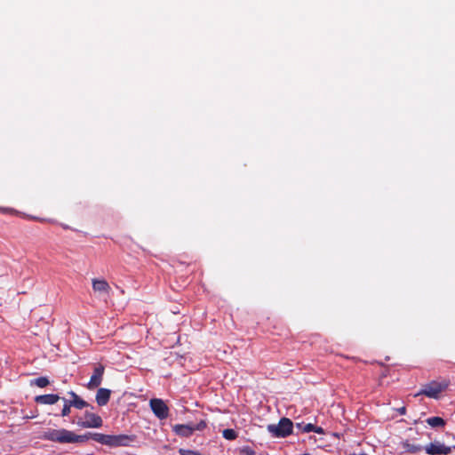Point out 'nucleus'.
<instances>
[{
	"mask_svg": "<svg viewBox=\"0 0 455 455\" xmlns=\"http://www.w3.org/2000/svg\"><path fill=\"white\" fill-rule=\"evenodd\" d=\"M42 438L60 443H84L89 439L87 435H78L67 429H48L44 432Z\"/></svg>",
	"mask_w": 455,
	"mask_h": 455,
	"instance_id": "obj_1",
	"label": "nucleus"
},
{
	"mask_svg": "<svg viewBox=\"0 0 455 455\" xmlns=\"http://www.w3.org/2000/svg\"><path fill=\"white\" fill-rule=\"evenodd\" d=\"M449 386V381L443 379L441 381L433 380L428 384L425 385L415 396L426 395L430 398H436L439 394L444 391Z\"/></svg>",
	"mask_w": 455,
	"mask_h": 455,
	"instance_id": "obj_2",
	"label": "nucleus"
},
{
	"mask_svg": "<svg viewBox=\"0 0 455 455\" xmlns=\"http://www.w3.org/2000/svg\"><path fill=\"white\" fill-rule=\"evenodd\" d=\"M293 424L288 418H282L277 425L270 424L267 430L275 437H286L292 433Z\"/></svg>",
	"mask_w": 455,
	"mask_h": 455,
	"instance_id": "obj_3",
	"label": "nucleus"
},
{
	"mask_svg": "<svg viewBox=\"0 0 455 455\" xmlns=\"http://www.w3.org/2000/svg\"><path fill=\"white\" fill-rule=\"evenodd\" d=\"M150 407L154 414L160 419H166L169 414L168 406L164 403V400H149Z\"/></svg>",
	"mask_w": 455,
	"mask_h": 455,
	"instance_id": "obj_4",
	"label": "nucleus"
},
{
	"mask_svg": "<svg viewBox=\"0 0 455 455\" xmlns=\"http://www.w3.org/2000/svg\"><path fill=\"white\" fill-rule=\"evenodd\" d=\"M77 424L83 427H100L102 426V419L94 413L85 412L84 419L78 421Z\"/></svg>",
	"mask_w": 455,
	"mask_h": 455,
	"instance_id": "obj_5",
	"label": "nucleus"
},
{
	"mask_svg": "<svg viewBox=\"0 0 455 455\" xmlns=\"http://www.w3.org/2000/svg\"><path fill=\"white\" fill-rule=\"evenodd\" d=\"M425 450L426 452L430 455H447L451 451V447L445 446L440 443H431L425 448Z\"/></svg>",
	"mask_w": 455,
	"mask_h": 455,
	"instance_id": "obj_6",
	"label": "nucleus"
},
{
	"mask_svg": "<svg viewBox=\"0 0 455 455\" xmlns=\"http://www.w3.org/2000/svg\"><path fill=\"white\" fill-rule=\"evenodd\" d=\"M104 370L105 368L102 364H98L95 366L93 373L89 381L90 388H95L100 385L104 374Z\"/></svg>",
	"mask_w": 455,
	"mask_h": 455,
	"instance_id": "obj_7",
	"label": "nucleus"
},
{
	"mask_svg": "<svg viewBox=\"0 0 455 455\" xmlns=\"http://www.w3.org/2000/svg\"><path fill=\"white\" fill-rule=\"evenodd\" d=\"M92 289L100 294L109 295L111 287L105 279H92Z\"/></svg>",
	"mask_w": 455,
	"mask_h": 455,
	"instance_id": "obj_8",
	"label": "nucleus"
},
{
	"mask_svg": "<svg viewBox=\"0 0 455 455\" xmlns=\"http://www.w3.org/2000/svg\"><path fill=\"white\" fill-rule=\"evenodd\" d=\"M92 438L100 443L109 446H115L117 443V437L115 435L96 433L92 435Z\"/></svg>",
	"mask_w": 455,
	"mask_h": 455,
	"instance_id": "obj_9",
	"label": "nucleus"
},
{
	"mask_svg": "<svg viewBox=\"0 0 455 455\" xmlns=\"http://www.w3.org/2000/svg\"><path fill=\"white\" fill-rule=\"evenodd\" d=\"M173 431L180 436L183 437H188L190 436L194 432L192 428V424H187V425H175L173 427Z\"/></svg>",
	"mask_w": 455,
	"mask_h": 455,
	"instance_id": "obj_10",
	"label": "nucleus"
},
{
	"mask_svg": "<svg viewBox=\"0 0 455 455\" xmlns=\"http://www.w3.org/2000/svg\"><path fill=\"white\" fill-rule=\"evenodd\" d=\"M427 423L432 427H440L445 425V421L441 417L428 418Z\"/></svg>",
	"mask_w": 455,
	"mask_h": 455,
	"instance_id": "obj_11",
	"label": "nucleus"
},
{
	"mask_svg": "<svg viewBox=\"0 0 455 455\" xmlns=\"http://www.w3.org/2000/svg\"><path fill=\"white\" fill-rule=\"evenodd\" d=\"M403 447L406 451L411 453H417L422 450V447L419 444L410 443L408 441L403 443Z\"/></svg>",
	"mask_w": 455,
	"mask_h": 455,
	"instance_id": "obj_12",
	"label": "nucleus"
},
{
	"mask_svg": "<svg viewBox=\"0 0 455 455\" xmlns=\"http://www.w3.org/2000/svg\"><path fill=\"white\" fill-rule=\"evenodd\" d=\"M49 384V379L46 377H39L30 380L31 386H37L39 387H44Z\"/></svg>",
	"mask_w": 455,
	"mask_h": 455,
	"instance_id": "obj_13",
	"label": "nucleus"
},
{
	"mask_svg": "<svg viewBox=\"0 0 455 455\" xmlns=\"http://www.w3.org/2000/svg\"><path fill=\"white\" fill-rule=\"evenodd\" d=\"M296 427L300 430L302 433H309L312 432L313 429H315V425L311 423L303 424V423H298L296 425Z\"/></svg>",
	"mask_w": 455,
	"mask_h": 455,
	"instance_id": "obj_14",
	"label": "nucleus"
},
{
	"mask_svg": "<svg viewBox=\"0 0 455 455\" xmlns=\"http://www.w3.org/2000/svg\"><path fill=\"white\" fill-rule=\"evenodd\" d=\"M222 435L227 440H235L237 437V434L234 429L227 428L222 432Z\"/></svg>",
	"mask_w": 455,
	"mask_h": 455,
	"instance_id": "obj_15",
	"label": "nucleus"
},
{
	"mask_svg": "<svg viewBox=\"0 0 455 455\" xmlns=\"http://www.w3.org/2000/svg\"><path fill=\"white\" fill-rule=\"evenodd\" d=\"M116 436L117 437V443L115 446L125 445L132 440V438L128 435H120Z\"/></svg>",
	"mask_w": 455,
	"mask_h": 455,
	"instance_id": "obj_16",
	"label": "nucleus"
},
{
	"mask_svg": "<svg viewBox=\"0 0 455 455\" xmlns=\"http://www.w3.org/2000/svg\"><path fill=\"white\" fill-rule=\"evenodd\" d=\"M111 391L107 388H100L95 398H109Z\"/></svg>",
	"mask_w": 455,
	"mask_h": 455,
	"instance_id": "obj_17",
	"label": "nucleus"
},
{
	"mask_svg": "<svg viewBox=\"0 0 455 455\" xmlns=\"http://www.w3.org/2000/svg\"><path fill=\"white\" fill-rule=\"evenodd\" d=\"M70 405L77 409H83L86 407L88 404L85 402V400H70Z\"/></svg>",
	"mask_w": 455,
	"mask_h": 455,
	"instance_id": "obj_18",
	"label": "nucleus"
},
{
	"mask_svg": "<svg viewBox=\"0 0 455 455\" xmlns=\"http://www.w3.org/2000/svg\"><path fill=\"white\" fill-rule=\"evenodd\" d=\"M180 455H203V454H201L200 452H198L196 451L186 450V449H180Z\"/></svg>",
	"mask_w": 455,
	"mask_h": 455,
	"instance_id": "obj_19",
	"label": "nucleus"
},
{
	"mask_svg": "<svg viewBox=\"0 0 455 455\" xmlns=\"http://www.w3.org/2000/svg\"><path fill=\"white\" fill-rule=\"evenodd\" d=\"M205 427H206V423L204 420H201L196 425H192L193 432H195L196 430H203Z\"/></svg>",
	"mask_w": 455,
	"mask_h": 455,
	"instance_id": "obj_20",
	"label": "nucleus"
},
{
	"mask_svg": "<svg viewBox=\"0 0 455 455\" xmlns=\"http://www.w3.org/2000/svg\"><path fill=\"white\" fill-rule=\"evenodd\" d=\"M0 212L4 214H17L18 212L12 208L0 207Z\"/></svg>",
	"mask_w": 455,
	"mask_h": 455,
	"instance_id": "obj_21",
	"label": "nucleus"
},
{
	"mask_svg": "<svg viewBox=\"0 0 455 455\" xmlns=\"http://www.w3.org/2000/svg\"><path fill=\"white\" fill-rule=\"evenodd\" d=\"M242 455H256L255 451L250 447H244L241 450Z\"/></svg>",
	"mask_w": 455,
	"mask_h": 455,
	"instance_id": "obj_22",
	"label": "nucleus"
},
{
	"mask_svg": "<svg viewBox=\"0 0 455 455\" xmlns=\"http://www.w3.org/2000/svg\"><path fill=\"white\" fill-rule=\"evenodd\" d=\"M72 405H70V403L68 404V403H65L64 404V407L62 409V411H61V415L62 416H67L69 412H70V407Z\"/></svg>",
	"mask_w": 455,
	"mask_h": 455,
	"instance_id": "obj_23",
	"label": "nucleus"
},
{
	"mask_svg": "<svg viewBox=\"0 0 455 455\" xmlns=\"http://www.w3.org/2000/svg\"><path fill=\"white\" fill-rule=\"evenodd\" d=\"M35 398H60V397L58 395L49 394V395H36Z\"/></svg>",
	"mask_w": 455,
	"mask_h": 455,
	"instance_id": "obj_24",
	"label": "nucleus"
},
{
	"mask_svg": "<svg viewBox=\"0 0 455 455\" xmlns=\"http://www.w3.org/2000/svg\"><path fill=\"white\" fill-rule=\"evenodd\" d=\"M313 432H315L317 434H323L324 430L321 427L315 426V429H313Z\"/></svg>",
	"mask_w": 455,
	"mask_h": 455,
	"instance_id": "obj_25",
	"label": "nucleus"
},
{
	"mask_svg": "<svg viewBox=\"0 0 455 455\" xmlns=\"http://www.w3.org/2000/svg\"><path fill=\"white\" fill-rule=\"evenodd\" d=\"M29 220H37V221H40V222H44L46 221L45 219H41V218H38V217H34V216H28V217Z\"/></svg>",
	"mask_w": 455,
	"mask_h": 455,
	"instance_id": "obj_26",
	"label": "nucleus"
},
{
	"mask_svg": "<svg viewBox=\"0 0 455 455\" xmlns=\"http://www.w3.org/2000/svg\"><path fill=\"white\" fill-rule=\"evenodd\" d=\"M39 401L44 403L52 404V403H55L58 400H39Z\"/></svg>",
	"mask_w": 455,
	"mask_h": 455,
	"instance_id": "obj_27",
	"label": "nucleus"
},
{
	"mask_svg": "<svg viewBox=\"0 0 455 455\" xmlns=\"http://www.w3.org/2000/svg\"><path fill=\"white\" fill-rule=\"evenodd\" d=\"M108 401V400H97L98 404H99L100 406H104V405H106Z\"/></svg>",
	"mask_w": 455,
	"mask_h": 455,
	"instance_id": "obj_28",
	"label": "nucleus"
},
{
	"mask_svg": "<svg viewBox=\"0 0 455 455\" xmlns=\"http://www.w3.org/2000/svg\"><path fill=\"white\" fill-rule=\"evenodd\" d=\"M405 411H406V409H405V407H404V406H403V407H401V408L397 409V411H398L401 415H403V414L405 413Z\"/></svg>",
	"mask_w": 455,
	"mask_h": 455,
	"instance_id": "obj_29",
	"label": "nucleus"
},
{
	"mask_svg": "<svg viewBox=\"0 0 455 455\" xmlns=\"http://www.w3.org/2000/svg\"><path fill=\"white\" fill-rule=\"evenodd\" d=\"M72 398L77 399L80 398L78 395H76L75 393H71Z\"/></svg>",
	"mask_w": 455,
	"mask_h": 455,
	"instance_id": "obj_30",
	"label": "nucleus"
},
{
	"mask_svg": "<svg viewBox=\"0 0 455 455\" xmlns=\"http://www.w3.org/2000/svg\"><path fill=\"white\" fill-rule=\"evenodd\" d=\"M61 227L64 228V229H68L69 227L68 225H65V224H62Z\"/></svg>",
	"mask_w": 455,
	"mask_h": 455,
	"instance_id": "obj_31",
	"label": "nucleus"
}]
</instances>
